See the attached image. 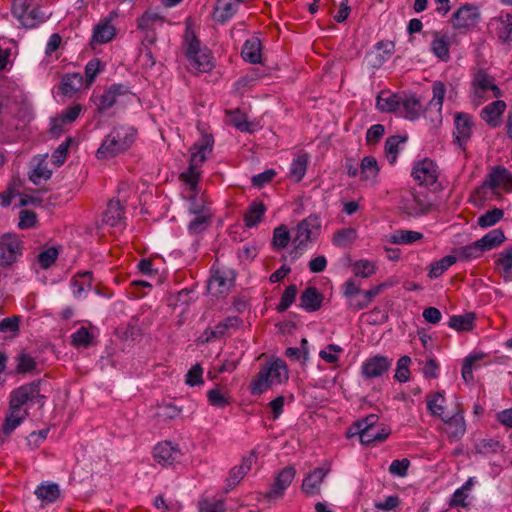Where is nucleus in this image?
<instances>
[{
  "mask_svg": "<svg viewBox=\"0 0 512 512\" xmlns=\"http://www.w3.org/2000/svg\"><path fill=\"white\" fill-rule=\"evenodd\" d=\"M137 130L129 125H117L104 137L96 151L99 160L111 159L126 152L134 143Z\"/></svg>",
  "mask_w": 512,
  "mask_h": 512,
  "instance_id": "obj_1",
  "label": "nucleus"
},
{
  "mask_svg": "<svg viewBox=\"0 0 512 512\" xmlns=\"http://www.w3.org/2000/svg\"><path fill=\"white\" fill-rule=\"evenodd\" d=\"M12 14L25 28L32 29L43 24L48 18L36 0H13Z\"/></svg>",
  "mask_w": 512,
  "mask_h": 512,
  "instance_id": "obj_2",
  "label": "nucleus"
},
{
  "mask_svg": "<svg viewBox=\"0 0 512 512\" xmlns=\"http://www.w3.org/2000/svg\"><path fill=\"white\" fill-rule=\"evenodd\" d=\"M128 86L124 84H112L102 92H94L90 100L96 106L98 112H104L113 107L120 97L131 95Z\"/></svg>",
  "mask_w": 512,
  "mask_h": 512,
  "instance_id": "obj_3",
  "label": "nucleus"
},
{
  "mask_svg": "<svg viewBox=\"0 0 512 512\" xmlns=\"http://www.w3.org/2000/svg\"><path fill=\"white\" fill-rule=\"evenodd\" d=\"M473 128L474 121L470 114L464 112L454 114V143L463 151L473 135Z\"/></svg>",
  "mask_w": 512,
  "mask_h": 512,
  "instance_id": "obj_4",
  "label": "nucleus"
},
{
  "mask_svg": "<svg viewBox=\"0 0 512 512\" xmlns=\"http://www.w3.org/2000/svg\"><path fill=\"white\" fill-rule=\"evenodd\" d=\"M42 399L43 396L40 395L37 386H19L11 393L9 410L23 412L22 407L28 404L39 403L42 405Z\"/></svg>",
  "mask_w": 512,
  "mask_h": 512,
  "instance_id": "obj_5",
  "label": "nucleus"
},
{
  "mask_svg": "<svg viewBox=\"0 0 512 512\" xmlns=\"http://www.w3.org/2000/svg\"><path fill=\"white\" fill-rule=\"evenodd\" d=\"M288 380L286 364L282 360H275L258 373L257 380L251 384H283Z\"/></svg>",
  "mask_w": 512,
  "mask_h": 512,
  "instance_id": "obj_6",
  "label": "nucleus"
},
{
  "mask_svg": "<svg viewBox=\"0 0 512 512\" xmlns=\"http://www.w3.org/2000/svg\"><path fill=\"white\" fill-rule=\"evenodd\" d=\"M182 451L179 446L171 441L159 442L153 449L154 460L164 466H172L182 458Z\"/></svg>",
  "mask_w": 512,
  "mask_h": 512,
  "instance_id": "obj_7",
  "label": "nucleus"
},
{
  "mask_svg": "<svg viewBox=\"0 0 512 512\" xmlns=\"http://www.w3.org/2000/svg\"><path fill=\"white\" fill-rule=\"evenodd\" d=\"M320 221L317 216H309L303 219L296 227L293 241L297 243L296 247L305 246L307 242L315 239L319 233Z\"/></svg>",
  "mask_w": 512,
  "mask_h": 512,
  "instance_id": "obj_8",
  "label": "nucleus"
},
{
  "mask_svg": "<svg viewBox=\"0 0 512 512\" xmlns=\"http://www.w3.org/2000/svg\"><path fill=\"white\" fill-rule=\"evenodd\" d=\"M189 211L195 214V218L189 223L188 229L190 233L198 234L206 230L210 223L211 214L206 209L202 199L189 201Z\"/></svg>",
  "mask_w": 512,
  "mask_h": 512,
  "instance_id": "obj_9",
  "label": "nucleus"
},
{
  "mask_svg": "<svg viewBox=\"0 0 512 512\" xmlns=\"http://www.w3.org/2000/svg\"><path fill=\"white\" fill-rule=\"evenodd\" d=\"M214 139L211 134H203L190 148L189 164L196 167L206 161L207 155L213 150Z\"/></svg>",
  "mask_w": 512,
  "mask_h": 512,
  "instance_id": "obj_10",
  "label": "nucleus"
},
{
  "mask_svg": "<svg viewBox=\"0 0 512 512\" xmlns=\"http://www.w3.org/2000/svg\"><path fill=\"white\" fill-rule=\"evenodd\" d=\"M392 358L383 355H375L366 359L362 364V374L367 379L382 376L392 366Z\"/></svg>",
  "mask_w": 512,
  "mask_h": 512,
  "instance_id": "obj_11",
  "label": "nucleus"
},
{
  "mask_svg": "<svg viewBox=\"0 0 512 512\" xmlns=\"http://www.w3.org/2000/svg\"><path fill=\"white\" fill-rule=\"evenodd\" d=\"M296 476V469L293 466H287L280 470L271 489L266 493L269 500L279 499L283 496L285 490L290 486Z\"/></svg>",
  "mask_w": 512,
  "mask_h": 512,
  "instance_id": "obj_12",
  "label": "nucleus"
},
{
  "mask_svg": "<svg viewBox=\"0 0 512 512\" xmlns=\"http://www.w3.org/2000/svg\"><path fill=\"white\" fill-rule=\"evenodd\" d=\"M472 85L475 96L478 98H484V94L489 91L495 98H500L503 95L501 89L494 83V79L483 70H479L474 75Z\"/></svg>",
  "mask_w": 512,
  "mask_h": 512,
  "instance_id": "obj_13",
  "label": "nucleus"
},
{
  "mask_svg": "<svg viewBox=\"0 0 512 512\" xmlns=\"http://www.w3.org/2000/svg\"><path fill=\"white\" fill-rule=\"evenodd\" d=\"M483 185L493 191L502 189L510 192L512 191V173L504 167L496 166L489 173Z\"/></svg>",
  "mask_w": 512,
  "mask_h": 512,
  "instance_id": "obj_14",
  "label": "nucleus"
},
{
  "mask_svg": "<svg viewBox=\"0 0 512 512\" xmlns=\"http://www.w3.org/2000/svg\"><path fill=\"white\" fill-rule=\"evenodd\" d=\"M412 176L420 185H433L437 181V166L430 159L417 162L412 170Z\"/></svg>",
  "mask_w": 512,
  "mask_h": 512,
  "instance_id": "obj_15",
  "label": "nucleus"
},
{
  "mask_svg": "<svg viewBox=\"0 0 512 512\" xmlns=\"http://www.w3.org/2000/svg\"><path fill=\"white\" fill-rule=\"evenodd\" d=\"M432 99L428 103L425 112L430 114L431 121L441 122L442 120V106L446 93V88L443 82L435 81L432 85Z\"/></svg>",
  "mask_w": 512,
  "mask_h": 512,
  "instance_id": "obj_16",
  "label": "nucleus"
},
{
  "mask_svg": "<svg viewBox=\"0 0 512 512\" xmlns=\"http://www.w3.org/2000/svg\"><path fill=\"white\" fill-rule=\"evenodd\" d=\"M234 282L232 271L216 270L208 281V290L213 295H222L229 292Z\"/></svg>",
  "mask_w": 512,
  "mask_h": 512,
  "instance_id": "obj_17",
  "label": "nucleus"
},
{
  "mask_svg": "<svg viewBox=\"0 0 512 512\" xmlns=\"http://www.w3.org/2000/svg\"><path fill=\"white\" fill-rule=\"evenodd\" d=\"M20 254V242L15 235L6 234L0 237V262L10 265Z\"/></svg>",
  "mask_w": 512,
  "mask_h": 512,
  "instance_id": "obj_18",
  "label": "nucleus"
},
{
  "mask_svg": "<svg viewBox=\"0 0 512 512\" xmlns=\"http://www.w3.org/2000/svg\"><path fill=\"white\" fill-rule=\"evenodd\" d=\"M200 167L192 166L180 174V180L186 185L184 197L188 201H196L199 194L198 184L200 179Z\"/></svg>",
  "mask_w": 512,
  "mask_h": 512,
  "instance_id": "obj_19",
  "label": "nucleus"
},
{
  "mask_svg": "<svg viewBox=\"0 0 512 512\" xmlns=\"http://www.w3.org/2000/svg\"><path fill=\"white\" fill-rule=\"evenodd\" d=\"M329 468L317 467L311 471L302 482L301 489L307 496L319 495L321 484L329 473Z\"/></svg>",
  "mask_w": 512,
  "mask_h": 512,
  "instance_id": "obj_20",
  "label": "nucleus"
},
{
  "mask_svg": "<svg viewBox=\"0 0 512 512\" xmlns=\"http://www.w3.org/2000/svg\"><path fill=\"white\" fill-rule=\"evenodd\" d=\"M391 430L383 425H377L375 427L365 430L361 428L360 432H348L347 436L359 435L362 444L369 445L373 443H382L390 435Z\"/></svg>",
  "mask_w": 512,
  "mask_h": 512,
  "instance_id": "obj_21",
  "label": "nucleus"
},
{
  "mask_svg": "<svg viewBox=\"0 0 512 512\" xmlns=\"http://www.w3.org/2000/svg\"><path fill=\"white\" fill-rule=\"evenodd\" d=\"M479 17L478 10L475 6L466 4L460 7L452 17V24L454 28H469L474 26Z\"/></svg>",
  "mask_w": 512,
  "mask_h": 512,
  "instance_id": "obj_22",
  "label": "nucleus"
},
{
  "mask_svg": "<svg viewBox=\"0 0 512 512\" xmlns=\"http://www.w3.org/2000/svg\"><path fill=\"white\" fill-rule=\"evenodd\" d=\"M116 17V13L111 14L108 18L101 20L93 29L92 42L97 44H105L112 41L116 36V28L112 25V19Z\"/></svg>",
  "mask_w": 512,
  "mask_h": 512,
  "instance_id": "obj_23",
  "label": "nucleus"
},
{
  "mask_svg": "<svg viewBox=\"0 0 512 512\" xmlns=\"http://www.w3.org/2000/svg\"><path fill=\"white\" fill-rule=\"evenodd\" d=\"M124 207L119 200H110L102 215V224L110 227H122L124 225Z\"/></svg>",
  "mask_w": 512,
  "mask_h": 512,
  "instance_id": "obj_24",
  "label": "nucleus"
},
{
  "mask_svg": "<svg viewBox=\"0 0 512 512\" xmlns=\"http://www.w3.org/2000/svg\"><path fill=\"white\" fill-rule=\"evenodd\" d=\"M506 103L503 100H496L486 105L480 113L481 118L492 128L500 125L501 116L506 110Z\"/></svg>",
  "mask_w": 512,
  "mask_h": 512,
  "instance_id": "obj_25",
  "label": "nucleus"
},
{
  "mask_svg": "<svg viewBox=\"0 0 512 512\" xmlns=\"http://www.w3.org/2000/svg\"><path fill=\"white\" fill-rule=\"evenodd\" d=\"M401 114L409 120H415L423 113L425 117L430 118V114H426L425 109L419 98L415 95H402L401 96Z\"/></svg>",
  "mask_w": 512,
  "mask_h": 512,
  "instance_id": "obj_26",
  "label": "nucleus"
},
{
  "mask_svg": "<svg viewBox=\"0 0 512 512\" xmlns=\"http://www.w3.org/2000/svg\"><path fill=\"white\" fill-rule=\"evenodd\" d=\"M323 295L315 287H307L300 296V307L307 312H315L322 306Z\"/></svg>",
  "mask_w": 512,
  "mask_h": 512,
  "instance_id": "obj_27",
  "label": "nucleus"
},
{
  "mask_svg": "<svg viewBox=\"0 0 512 512\" xmlns=\"http://www.w3.org/2000/svg\"><path fill=\"white\" fill-rule=\"evenodd\" d=\"M262 45L261 41L257 37L247 39L242 47L241 56L242 58L251 64H258L262 58Z\"/></svg>",
  "mask_w": 512,
  "mask_h": 512,
  "instance_id": "obj_28",
  "label": "nucleus"
},
{
  "mask_svg": "<svg viewBox=\"0 0 512 512\" xmlns=\"http://www.w3.org/2000/svg\"><path fill=\"white\" fill-rule=\"evenodd\" d=\"M401 96L389 91H382L377 96L376 107L381 112H396L401 108Z\"/></svg>",
  "mask_w": 512,
  "mask_h": 512,
  "instance_id": "obj_29",
  "label": "nucleus"
},
{
  "mask_svg": "<svg viewBox=\"0 0 512 512\" xmlns=\"http://www.w3.org/2000/svg\"><path fill=\"white\" fill-rule=\"evenodd\" d=\"M239 3L236 0H217L214 19L219 23L227 22L237 12Z\"/></svg>",
  "mask_w": 512,
  "mask_h": 512,
  "instance_id": "obj_30",
  "label": "nucleus"
},
{
  "mask_svg": "<svg viewBox=\"0 0 512 512\" xmlns=\"http://www.w3.org/2000/svg\"><path fill=\"white\" fill-rule=\"evenodd\" d=\"M488 356L484 353H472L468 355L462 366V377L466 383L473 381V370L479 368L481 364H487L490 361H484Z\"/></svg>",
  "mask_w": 512,
  "mask_h": 512,
  "instance_id": "obj_31",
  "label": "nucleus"
},
{
  "mask_svg": "<svg viewBox=\"0 0 512 512\" xmlns=\"http://www.w3.org/2000/svg\"><path fill=\"white\" fill-rule=\"evenodd\" d=\"M165 22L163 16L156 12L146 11L137 19V28L140 31H156Z\"/></svg>",
  "mask_w": 512,
  "mask_h": 512,
  "instance_id": "obj_32",
  "label": "nucleus"
},
{
  "mask_svg": "<svg viewBox=\"0 0 512 512\" xmlns=\"http://www.w3.org/2000/svg\"><path fill=\"white\" fill-rule=\"evenodd\" d=\"M496 269L505 281L512 280V248L505 249L498 254L495 261Z\"/></svg>",
  "mask_w": 512,
  "mask_h": 512,
  "instance_id": "obj_33",
  "label": "nucleus"
},
{
  "mask_svg": "<svg viewBox=\"0 0 512 512\" xmlns=\"http://www.w3.org/2000/svg\"><path fill=\"white\" fill-rule=\"evenodd\" d=\"M423 237V234L420 232L399 229L388 236V241L392 244L407 245L415 243Z\"/></svg>",
  "mask_w": 512,
  "mask_h": 512,
  "instance_id": "obj_34",
  "label": "nucleus"
},
{
  "mask_svg": "<svg viewBox=\"0 0 512 512\" xmlns=\"http://www.w3.org/2000/svg\"><path fill=\"white\" fill-rule=\"evenodd\" d=\"M71 344L75 348H83L87 349L91 345H93V340L95 335L93 331L85 326L79 327L75 332H73L70 336Z\"/></svg>",
  "mask_w": 512,
  "mask_h": 512,
  "instance_id": "obj_35",
  "label": "nucleus"
},
{
  "mask_svg": "<svg viewBox=\"0 0 512 512\" xmlns=\"http://www.w3.org/2000/svg\"><path fill=\"white\" fill-rule=\"evenodd\" d=\"M379 170L376 159L373 156H366L360 164V178L362 181L374 182Z\"/></svg>",
  "mask_w": 512,
  "mask_h": 512,
  "instance_id": "obj_36",
  "label": "nucleus"
},
{
  "mask_svg": "<svg viewBox=\"0 0 512 512\" xmlns=\"http://www.w3.org/2000/svg\"><path fill=\"white\" fill-rule=\"evenodd\" d=\"M431 51L433 54L443 60L449 59V39L445 34L434 32V39L431 42Z\"/></svg>",
  "mask_w": 512,
  "mask_h": 512,
  "instance_id": "obj_37",
  "label": "nucleus"
},
{
  "mask_svg": "<svg viewBox=\"0 0 512 512\" xmlns=\"http://www.w3.org/2000/svg\"><path fill=\"white\" fill-rule=\"evenodd\" d=\"M27 416V411L24 409L23 412H17L9 410L6 414L2 424V433L8 437L10 434L24 421Z\"/></svg>",
  "mask_w": 512,
  "mask_h": 512,
  "instance_id": "obj_38",
  "label": "nucleus"
},
{
  "mask_svg": "<svg viewBox=\"0 0 512 512\" xmlns=\"http://www.w3.org/2000/svg\"><path fill=\"white\" fill-rule=\"evenodd\" d=\"M92 272L78 273L71 281L72 293L80 298L91 287Z\"/></svg>",
  "mask_w": 512,
  "mask_h": 512,
  "instance_id": "obj_39",
  "label": "nucleus"
},
{
  "mask_svg": "<svg viewBox=\"0 0 512 512\" xmlns=\"http://www.w3.org/2000/svg\"><path fill=\"white\" fill-rule=\"evenodd\" d=\"M265 212L266 207L262 202H253L244 214L245 225L249 228L257 226Z\"/></svg>",
  "mask_w": 512,
  "mask_h": 512,
  "instance_id": "obj_40",
  "label": "nucleus"
},
{
  "mask_svg": "<svg viewBox=\"0 0 512 512\" xmlns=\"http://www.w3.org/2000/svg\"><path fill=\"white\" fill-rule=\"evenodd\" d=\"M446 424L448 425L449 437L459 440L466 432V424L464 417L461 413H456L452 417H445Z\"/></svg>",
  "mask_w": 512,
  "mask_h": 512,
  "instance_id": "obj_41",
  "label": "nucleus"
},
{
  "mask_svg": "<svg viewBox=\"0 0 512 512\" xmlns=\"http://www.w3.org/2000/svg\"><path fill=\"white\" fill-rule=\"evenodd\" d=\"M227 115L230 124L239 131L252 133L255 130V125L249 122L246 115L239 109L227 111Z\"/></svg>",
  "mask_w": 512,
  "mask_h": 512,
  "instance_id": "obj_42",
  "label": "nucleus"
},
{
  "mask_svg": "<svg viewBox=\"0 0 512 512\" xmlns=\"http://www.w3.org/2000/svg\"><path fill=\"white\" fill-rule=\"evenodd\" d=\"M38 499L46 503L55 502L60 496V489L56 483L41 484L35 489Z\"/></svg>",
  "mask_w": 512,
  "mask_h": 512,
  "instance_id": "obj_43",
  "label": "nucleus"
},
{
  "mask_svg": "<svg viewBox=\"0 0 512 512\" xmlns=\"http://www.w3.org/2000/svg\"><path fill=\"white\" fill-rule=\"evenodd\" d=\"M188 61L190 66L199 72H208L213 67L212 57L207 48L194 55V57L188 58Z\"/></svg>",
  "mask_w": 512,
  "mask_h": 512,
  "instance_id": "obj_44",
  "label": "nucleus"
},
{
  "mask_svg": "<svg viewBox=\"0 0 512 512\" xmlns=\"http://www.w3.org/2000/svg\"><path fill=\"white\" fill-rule=\"evenodd\" d=\"M375 58L374 67H380L394 53L395 44L392 41H379L374 46Z\"/></svg>",
  "mask_w": 512,
  "mask_h": 512,
  "instance_id": "obj_45",
  "label": "nucleus"
},
{
  "mask_svg": "<svg viewBox=\"0 0 512 512\" xmlns=\"http://www.w3.org/2000/svg\"><path fill=\"white\" fill-rule=\"evenodd\" d=\"M484 252L485 251L483 250V248L481 247L480 243H478V240H477L469 245L457 248L455 250V253H456L455 257L458 260L470 261V260L477 259V258L481 257Z\"/></svg>",
  "mask_w": 512,
  "mask_h": 512,
  "instance_id": "obj_46",
  "label": "nucleus"
},
{
  "mask_svg": "<svg viewBox=\"0 0 512 512\" xmlns=\"http://www.w3.org/2000/svg\"><path fill=\"white\" fill-rule=\"evenodd\" d=\"M185 55L188 58L201 53L206 47H202L200 40L196 37L194 31L187 27L184 35Z\"/></svg>",
  "mask_w": 512,
  "mask_h": 512,
  "instance_id": "obj_47",
  "label": "nucleus"
},
{
  "mask_svg": "<svg viewBox=\"0 0 512 512\" xmlns=\"http://www.w3.org/2000/svg\"><path fill=\"white\" fill-rule=\"evenodd\" d=\"M505 240V235L501 229H493L478 240L484 251H489L500 246Z\"/></svg>",
  "mask_w": 512,
  "mask_h": 512,
  "instance_id": "obj_48",
  "label": "nucleus"
},
{
  "mask_svg": "<svg viewBox=\"0 0 512 512\" xmlns=\"http://www.w3.org/2000/svg\"><path fill=\"white\" fill-rule=\"evenodd\" d=\"M308 165L307 154L298 155L291 163L289 174L295 182H300L306 174Z\"/></svg>",
  "mask_w": 512,
  "mask_h": 512,
  "instance_id": "obj_49",
  "label": "nucleus"
},
{
  "mask_svg": "<svg viewBox=\"0 0 512 512\" xmlns=\"http://www.w3.org/2000/svg\"><path fill=\"white\" fill-rule=\"evenodd\" d=\"M150 325V321L145 319L143 321H140L139 316L133 317L130 322L128 323V326L125 331V335L127 338H130L132 340H137L138 338H141L147 327Z\"/></svg>",
  "mask_w": 512,
  "mask_h": 512,
  "instance_id": "obj_50",
  "label": "nucleus"
},
{
  "mask_svg": "<svg viewBox=\"0 0 512 512\" xmlns=\"http://www.w3.org/2000/svg\"><path fill=\"white\" fill-rule=\"evenodd\" d=\"M457 258L452 255H447L441 258L438 261H435L431 264L430 270L428 273L429 278L436 279L444 274L454 263H456Z\"/></svg>",
  "mask_w": 512,
  "mask_h": 512,
  "instance_id": "obj_51",
  "label": "nucleus"
},
{
  "mask_svg": "<svg viewBox=\"0 0 512 512\" xmlns=\"http://www.w3.org/2000/svg\"><path fill=\"white\" fill-rule=\"evenodd\" d=\"M82 86V76L78 73L67 74L61 80V91L65 95L77 92Z\"/></svg>",
  "mask_w": 512,
  "mask_h": 512,
  "instance_id": "obj_52",
  "label": "nucleus"
},
{
  "mask_svg": "<svg viewBox=\"0 0 512 512\" xmlns=\"http://www.w3.org/2000/svg\"><path fill=\"white\" fill-rule=\"evenodd\" d=\"M357 237V232L353 228H343L335 232L332 242L337 247H347Z\"/></svg>",
  "mask_w": 512,
  "mask_h": 512,
  "instance_id": "obj_53",
  "label": "nucleus"
},
{
  "mask_svg": "<svg viewBox=\"0 0 512 512\" xmlns=\"http://www.w3.org/2000/svg\"><path fill=\"white\" fill-rule=\"evenodd\" d=\"M504 217V211L499 208H493L479 216L477 224L481 228H488L497 224Z\"/></svg>",
  "mask_w": 512,
  "mask_h": 512,
  "instance_id": "obj_54",
  "label": "nucleus"
},
{
  "mask_svg": "<svg viewBox=\"0 0 512 512\" xmlns=\"http://www.w3.org/2000/svg\"><path fill=\"white\" fill-rule=\"evenodd\" d=\"M406 141L405 137L399 135L389 137L385 142V152L388 161L392 164L395 162L398 152L399 145Z\"/></svg>",
  "mask_w": 512,
  "mask_h": 512,
  "instance_id": "obj_55",
  "label": "nucleus"
},
{
  "mask_svg": "<svg viewBox=\"0 0 512 512\" xmlns=\"http://www.w3.org/2000/svg\"><path fill=\"white\" fill-rule=\"evenodd\" d=\"M181 413V408L177 407L172 402L162 403L158 406L156 417L159 420L167 421L178 417Z\"/></svg>",
  "mask_w": 512,
  "mask_h": 512,
  "instance_id": "obj_56",
  "label": "nucleus"
},
{
  "mask_svg": "<svg viewBox=\"0 0 512 512\" xmlns=\"http://www.w3.org/2000/svg\"><path fill=\"white\" fill-rule=\"evenodd\" d=\"M411 364V358L407 355L400 357L396 363L394 378L396 381L403 383L407 382L410 377L409 366Z\"/></svg>",
  "mask_w": 512,
  "mask_h": 512,
  "instance_id": "obj_57",
  "label": "nucleus"
},
{
  "mask_svg": "<svg viewBox=\"0 0 512 512\" xmlns=\"http://www.w3.org/2000/svg\"><path fill=\"white\" fill-rule=\"evenodd\" d=\"M448 325L457 331H469L473 327V316L454 315L450 318Z\"/></svg>",
  "mask_w": 512,
  "mask_h": 512,
  "instance_id": "obj_58",
  "label": "nucleus"
},
{
  "mask_svg": "<svg viewBox=\"0 0 512 512\" xmlns=\"http://www.w3.org/2000/svg\"><path fill=\"white\" fill-rule=\"evenodd\" d=\"M445 398L441 393L434 394L427 401V408L431 412L432 415L440 417L442 420H445L444 415V405Z\"/></svg>",
  "mask_w": 512,
  "mask_h": 512,
  "instance_id": "obj_59",
  "label": "nucleus"
},
{
  "mask_svg": "<svg viewBox=\"0 0 512 512\" xmlns=\"http://www.w3.org/2000/svg\"><path fill=\"white\" fill-rule=\"evenodd\" d=\"M59 251L55 247H49L38 254V264L42 269H48L57 260Z\"/></svg>",
  "mask_w": 512,
  "mask_h": 512,
  "instance_id": "obj_60",
  "label": "nucleus"
},
{
  "mask_svg": "<svg viewBox=\"0 0 512 512\" xmlns=\"http://www.w3.org/2000/svg\"><path fill=\"white\" fill-rule=\"evenodd\" d=\"M228 332L225 330V326L222 322H219L214 327L207 328L200 336L202 343L212 342L225 336Z\"/></svg>",
  "mask_w": 512,
  "mask_h": 512,
  "instance_id": "obj_61",
  "label": "nucleus"
},
{
  "mask_svg": "<svg viewBox=\"0 0 512 512\" xmlns=\"http://www.w3.org/2000/svg\"><path fill=\"white\" fill-rule=\"evenodd\" d=\"M297 291L295 284H291L285 289L277 306L278 312L286 311L293 304L297 296Z\"/></svg>",
  "mask_w": 512,
  "mask_h": 512,
  "instance_id": "obj_62",
  "label": "nucleus"
},
{
  "mask_svg": "<svg viewBox=\"0 0 512 512\" xmlns=\"http://www.w3.org/2000/svg\"><path fill=\"white\" fill-rule=\"evenodd\" d=\"M37 364L33 357L28 354L22 353L17 357V373L32 374L36 370Z\"/></svg>",
  "mask_w": 512,
  "mask_h": 512,
  "instance_id": "obj_63",
  "label": "nucleus"
},
{
  "mask_svg": "<svg viewBox=\"0 0 512 512\" xmlns=\"http://www.w3.org/2000/svg\"><path fill=\"white\" fill-rule=\"evenodd\" d=\"M226 506L222 500H209L204 498L198 503V512H225Z\"/></svg>",
  "mask_w": 512,
  "mask_h": 512,
  "instance_id": "obj_64",
  "label": "nucleus"
}]
</instances>
